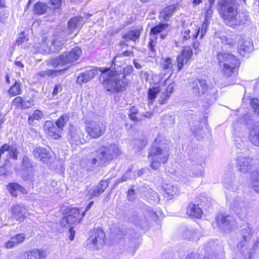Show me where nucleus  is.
<instances>
[{
    "instance_id": "f257e3e1",
    "label": "nucleus",
    "mask_w": 259,
    "mask_h": 259,
    "mask_svg": "<svg viewBox=\"0 0 259 259\" xmlns=\"http://www.w3.org/2000/svg\"><path fill=\"white\" fill-rule=\"evenodd\" d=\"M99 81L108 91L122 92L126 89L128 80L126 75L133 71L131 65L126 66L123 69L114 70L111 68H105L101 70Z\"/></svg>"
},
{
    "instance_id": "f03ea898",
    "label": "nucleus",
    "mask_w": 259,
    "mask_h": 259,
    "mask_svg": "<svg viewBox=\"0 0 259 259\" xmlns=\"http://www.w3.org/2000/svg\"><path fill=\"white\" fill-rule=\"evenodd\" d=\"M236 0H219L218 11L227 25L236 28L248 21V14L244 12H238Z\"/></svg>"
},
{
    "instance_id": "7ed1b4c3",
    "label": "nucleus",
    "mask_w": 259,
    "mask_h": 259,
    "mask_svg": "<svg viewBox=\"0 0 259 259\" xmlns=\"http://www.w3.org/2000/svg\"><path fill=\"white\" fill-rule=\"evenodd\" d=\"M121 151L115 144H109L102 146L96 157L90 156L82 161L88 171L95 170L97 167L106 165L113 159L117 158Z\"/></svg>"
},
{
    "instance_id": "20e7f679",
    "label": "nucleus",
    "mask_w": 259,
    "mask_h": 259,
    "mask_svg": "<svg viewBox=\"0 0 259 259\" xmlns=\"http://www.w3.org/2000/svg\"><path fill=\"white\" fill-rule=\"evenodd\" d=\"M169 145L163 141L156 139L148 150V158L151 167L156 170L161 164L167 162L169 156Z\"/></svg>"
},
{
    "instance_id": "39448f33",
    "label": "nucleus",
    "mask_w": 259,
    "mask_h": 259,
    "mask_svg": "<svg viewBox=\"0 0 259 259\" xmlns=\"http://www.w3.org/2000/svg\"><path fill=\"white\" fill-rule=\"evenodd\" d=\"M222 72L226 77H230L235 72L237 67L240 65L239 60L233 55L225 52H219L217 55Z\"/></svg>"
},
{
    "instance_id": "423d86ee",
    "label": "nucleus",
    "mask_w": 259,
    "mask_h": 259,
    "mask_svg": "<svg viewBox=\"0 0 259 259\" xmlns=\"http://www.w3.org/2000/svg\"><path fill=\"white\" fill-rule=\"evenodd\" d=\"M82 53L80 48L76 47L70 51L63 53L61 55L54 58L49 61V65L53 67H62L77 61Z\"/></svg>"
},
{
    "instance_id": "0eeeda50",
    "label": "nucleus",
    "mask_w": 259,
    "mask_h": 259,
    "mask_svg": "<svg viewBox=\"0 0 259 259\" xmlns=\"http://www.w3.org/2000/svg\"><path fill=\"white\" fill-rule=\"evenodd\" d=\"M105 242V234L103 230L98 228L93 231L87 240V245L90 249L97 250L101 248Z\"/></svg>"
},
{
    "instance_id": "6e6552de",
    "label": "nucleus",
    "mask_w": 259,
    "mask_h": 259,
    "mask_svg": "<svg viewBox=\"0 0 259 259\" xmlns=\"http://www.w3.org/2000/svg\"><path fill=\"white\" fill-rule=\"evenodd\" d=\"M200 32V29L194 28L192 23L186 24L183 23L180 35L181 41L184 44H188L191 40L196 39Z\"/></svg>"
},
{
    "instance_id": "1a4fd4ad",
    "label": "nucleus",
    "mask_w": 259,
    "mask_h": 259,
    "mask_svg": "<svg viewBox=\"0 0 259 259\" xmlns=\"http://www.w3.org/2000/svg\"><path fill=\"white\" fill-rule=\"evenodd\" d=\"M85 129L91 138L97 139L105 133L106 125L102 121L92 120L87 124Z\"/></svg>"
},
{
    "instance_id": "9d476101",
    "label": "nucleus",
    "mask_w": 259,
    "mask_h": 259,
    "mask_svg": "<svg viewBox=\"0 0 259 259\" xmlns=\"http://www.w3.org/2000/svg\"><path fill=\"white\" fill-rule=\"evenodd\" d=\"M231 208L242 220L246 218L247 215L246 208L245 202L240 197H235L231 203Z\"/></svg>"
},
{
    "instance_id": "9b49d317",
    "label": "nucleus",
    "mask_w": 259,
    "mask_h": 259,
    "mask_svg": "<svg viewBox=\"0 0 259 259\" xmlns=\"http://www.w3.org/2000/svg\"><path fill=\"white\" fill-rule=\"evenodd\" d=\"M193 51L190 46L185 47L177 58L178 71L181 70L183 66L187 64L191 59Z\"/></svg>"
},
{
    "instance_id": "f8f14e48",
    "label": "nucleus",
    "mask_w": 259,
    "mask_h": 259,
    "mask_svg": "<svg viewBox=\"0 0 259 259\" xmlns=\"http://www.w3.org/2000/svg\"><path fill=\"white\" fill-rule=\"evenodd\" d=\"M105 68L94 67L90 70L80 73L77 78L76 82L79 84L85 83L94 78L100 72L102 73L101 70ZM102 73H101V74Z\"/></svg>"
},
{
    "instance_id": "ddd939ff",
    "label": "nucleus",
    "mask_w": 259,
    "mask_h": 259,
    "mask_svg": "<svg viewBox=\"0 0 259 259\" xmlns=\"http://www.w3.org/2000/svg\"><path fill=\"white\" fill-rule=\"evenodd\" d=\"M216 221L219 228L224 231L232 229L234 224L233 219L231 216L225 215L222 213L217 216Z\"/></svg>"
},
{
    "instance_id": "4468645a",
    "label": "nucleus",
    "mask_w": 259,
    "mask_h": 259,
    "mask_svg": "<svg viewBox=\"0 0 259 259\" xmlns=\"http://www.w3.org/2000/svg\"><path fill=\"white\" fill-rule=\"evenodd\" d=\"M107 181H101L99 183L90 189L85 195L87 198L91 199L93 197L100 196L108 186Z\"/></svg>"
},
{
    "instance_id": "2eb2a0df",
    "label": "nucleus",
    "mask_w": 259,
    "mask_h": 259,
    "mask_svg": "<svg viewBox=\"0 0 259 259\" xmlns=\"http://www.w3.org/2000/svg\"><path fill=\"white\" fill-rule=\"evenodd\" d=\"M240 235L241 240L237 244L238 248H243L245 243L249 242L252 238L253 232L249 225L247 224L240 230Z\"/></svg>"
},
{
    "instance_id": "dca6fc26",
    "label": "nucleus",
    "mask_w": 259,
    "mask_h": 259,
    "mask_svg": "<svg viewBox=\"0 0 259 259\" xmlns=\"http://www.w3.org/2000/svg\"><path fill=\"white\" fill-rule=\"evenodd\" d=\"M208 90L206 81L204 79H196L193 82L192 92L195 96L205 94Z\"/></svg>"
},
{
    "instance_id": "f3484780",
    "label": "nucleus",
    "mask_w": 259,
    "mask_h": 259,
    "mask_svg": "<svg viewBox=\"0 0 259 259\" xmlns=\"http://www.w3.org/2000/svg\"><path fill=\"white\" fill-rule=\"evenodd\" d=\"M46 256L45 250L34 249L25 252L16 259H45Z\"/></svg>"
},
{
    "instance_id": "a211bd4d",
    "label": "nucleus",
    "mask_w": 259,
    "mask_h": 259,
    "mask_svg": "<svg viewBox=\"0 0 259 259\" xmlns=\"http://www.w3.org/2000/svg\"><path fill=\"white\" fill-rule=\"evenodd\" d=\"M237 160V166L240 172L246 173L251 169L252 159L250 157L240 156Z\"/></svg>"
},
{
    "instance_id": "6ab92c4d",
    "label": "nucleus",
    "mask_w": 259,
    "mask_h": 259,
    "mask_svg": "<svg viewBox=\"0 0 259 259\" xmlns=\"http://www.w3.org/2000/svg\"><path fill=\"white\" fill-rule=\"evenodd\" d=\"M252 44L249 40L243 38L239 39L237 50L240 55L245 56L247 53L252 50Z\"/></svg>"
},
{
    "instance_id": "aec40b11",
    "label": "nucleus",
    "mask_w": 259,
    "mask_h": 259,
    "mask_svg": "<svg viewBox=\"0 0 259 259\" xmlns=\"http://www.w3.org/2000/svg\"><path fill=\"white\" fill-rule=\"evenodd\" d=\"M248 138L253 145L259 147V121L250 127Z\"/></svg>"
},
{
    "instance_id": "412c9836",
    "label": "nucleus",
    "mask_w": 259,
    "mask_h": 259,
    "mask_svg": "<svg viewBox=\"0 0 259 259\" xmlns=\"http://www.w3.org/2000/svg\"><path fill=\"white\" fill-rule=\"evenodd\" d=\"M26 235L24 233L18 234L13 236L11 239L6 242V247L7 248H12L18 245L23 243L25 239Z\"/></svg>"
},
{
    "instance_id": "4be33fe9",
    "label": "nucleus",
    "mask_w": 259,
    "mask_h": 259,
    "mask_svg": "<svg viewBox=\"0 0 259 259\" xmlns=\"http://www.w3.org/2000/svg\"><path fill=\"white\" fill-rule=\"evenodd\" d=\"M45 128L48 131V134L54 139H58L61 137V130L55 126L51 121H46Z\"/></svg>"
},
{
    "instance_id": "5701e85b",
    "label": "nucleus",
    "mask_w": 259,
    "mask_h": 259,
    "mask_svg": "<svg viewBox=\"0 0 259 259\" xmlns=\"http://www.w3.org/2000/svg\"><path fill=\"white\" fill-rule=\"evenodd\" d=\"M13 103L19 108L26 109L34 105V101L31 98L28 100H23L21 97H17L14 99Z\"/></svg>"
},
{
    "instance_id": "b1692460",
    "label": "nucleus",
    "mask_w": 259,
    "mask_h": 259,
    "mask_svg": "<svg viewBox=\"0 0 259 259\" xmlns=\"http://www.w3.org/2000/svg\"><path fill=\"white\" fill-rule=\"evenodd\" d=\"M162 188L166 193V197L169 199H171L174 196H177L180 192L178 186L172 183H164Z\"/></svg>"
},
{
    "instance_id": "393cba45",
    "label": "nucleus",
    "mask_w": 259,
    "mask_h": 259,
    "mask_svg": "<svg viewBox=\"0 0 259 259\" xmlns=\"http://www.w3.org/2000/svg\"><path fill=\"white\" fill-rule=\"evenodd\" d=\"M26 212V209L25 206L17 205L12 209V217L16 220L23 219L24 218Z\"/></svg>"
},
{
    "instance_id": "a878e982",
    "label": "nucleus",
    "mask_w": 259,
    "mask_h": 259,
    "mask_svg": "<svg viewBox=\"0 0 259 259\" xmlns=\"http://www.w3.org/2000/svg\"><path fill=\"white\" fill-rule=\"evenodd\" d=\"M147 143L146 138L135 139L132 141L131 146L135 152L138 153L142 151Z\"/></svg>"
},
{
    "instance_id": "bb28decb",
    "label": "nucleus",
    "mask_w": 259,
    "mask_h": 259,
    "mask_svg": "<svg viewBox=\"0 0 259 259\" xmlns=\"http://www.w3.org/2000/svg\"><path fill=\"white\" fill-rule=\"evenodd\" d=\"M63 35L64 32L58 33L54 40L52 42H50V45L52 46L53 49L55 50V52L59 51L60 49V47L64 45V42L67 40L65 38L59 37Z\"/></svg>"
},
{
    "instance_id": "cd10ccee",
    "label": "nucleus",
    "mask_w": 259,
    "mask_h": 259,
    "mask_svg": "<svg viewBox=\"0 0 259 259\" xmlns=\"http://www.w3.org/2000/svg\"><path fill=\"white\" fill-rule=\"evenodd\" d=\"M176 9V6L175 5L167 6L160 12V17L164 21H168Z\"/></svg>"
},
{
    "instance_id": "c85d7f7f",
    "label": "nucleus",
    "mask_w": 259,
    "mask_h": 259,
    "mask_svg": "<svg viewBox=\"0 0 259 259\" xmlns=\"http://www.w3.org/2000/svg\"><path fill=\"white\" fill-rule=\"evenodd\" d=\"M187 213L189 215L197 218H200L202 214L201 209L198 205L192 203L189 204L187 208Z\"/></svg>"
},
{
    "instance_id": "c756f323",
    "label": "nucleus",
    "mask_w": 259,
    "mask_h": 259,
    "mask_svg": "<svg viewBox=\"0 0 259 259\" xmlns=\"http://www.w3.org/2000/svg\"><path fill=\"white\" fill-rule=\"evenodd\" d=\"M250 185L252 188L259 193V168L252 173L250 178Z\"/></svg>"
},
{
    "instance_id": "7c9ffc66",
    "label": "nucleus",
    "mask_w": 259,
    "mask_h": 259,
    "mask_svg": "<svg viewBox=\"0 0 259 259\" xmlns=\"http://www.w3.org/2000/svg\"><path fill=\"white\" fill-rule=\"evenodd\" d=\"M49 44L50 42L43 40L40 44L35 45V47L38 49V52L41 53L52 54L55 52V50L53 49L52 46H50Z\"/></svg>"
},
{
    "instance_id": "2f4dec72",
    "label": "nucleus",
    "mask_w": 259,
    "mask_h": 259,
    "mask_svg": "<svg viewBox=\"0 0 259 259\" xmlns=\"http://www.w3.org/2000/svg\"><path fill=\"white\" fill-rule=\"evenodd\" d=\"M141 34V30L138 29H135L129 31L122 36L123 39L126 40V41L132 40L136 41L137 39H138Z\"/></svg>"
},
{
    "instance_id": "473e14b6",
    "label": "nucleus",
    "mask_w": 259,
    "mask_h": 259,
    "mask_svg": "<svg viewBox=\"0 0 259 259\" xmlns=\"http://www.w3.org/2000/svg\"><path fill=\"white\" fill-rule=\"evenodd\" d=\"M81 135L80 131L72 126L69 130L68 138L71 142H76L80 140Z\"/></svg>"
},
{
    "instance_id": "72a5a7b5",
    "label": "nucleus",
    "mask_w": 259,
    "mask_h": 259,
    "mask_svg": "<svg viewBox=\"0 0 259 259\" xmlns=\"http://www.w3.org/2000/svg\"><path fill=\"white\" fill-rule=\"evenodd\" d=\"M47 5L43 3L38 2L34 6L35 14L42 15L47 12Z\"/></svg>"
},
{
    "instance_id": "f704fd0d",
    "label": "nucleus",
    "mask_w": 259,
    "mask_h": 259,
    "mask_svg": "<svg viewBox=\"0 0 259 259\" xmlns=\"http://www.w3.org/2000/svg\"><path fill=\"white\" fill-rule=\"evenodd\" d=\"M22 167L27 172H31L33 170V165L31 160L27 156H24L22 159Z\"/></svg>"
},
{
    "instance_id": "c9c22d12",
    "label": "nucleus",
    "mask_w": 259,
    "mask_h": 259,
    "mask_svg": "<svg viewBox=\"0 0 259 259\" xmlns=\"http://www.w3.org/2000/svg\"><path fill=\"white\" fill-rule=\"evenodd\" d=\"M59 72L57 70H46L45 71H40L37 73H36L35 75L37 76H39L41 78H46L47 77H54L57 75V73Z\"/></svg>"
},
{
    "instance_id": "e433bc0d",
    "label": "nucleus",
    "mask_w": 259,
    "mask_h": 259,
    "mask_svg": "<svg viewBox=\"0 0 259 259\" xmlns=\"http://www.w3.org/2000/svg\"><path fill=\"white\" fill-rule=\"evenodd\" d=\"M69 119V116L67 115H62L56 121V126L62 131L64 126L68 121Z\"/></svg>"
},
{
    "instance_id": "4c0bfd02",
    "label": "nucleus",
    "mask_w": 259,
    "mask_h": 259,
    "mask_svg": "<svg viewBox=\"0 0 259 259\" xmlns=\"http://www.w3.org/2000/svg\"><path fill=\"white\" fill-rule=\"evenodd\" d=\"M160 92L158 88H153L150 89L148 91V104H151L153 103L154 100L155 99L157 94Z\"/></svg>"
},
{
    "instance_id": "58836bf2",
    "label": "nucleus",
    "mask_w": 259,
    "mask_h": 259,
    "mask_svg": "<svg viewBox=\"0 0 259 259\" xmlns=\"http://www.w3.org/2000/svg\"><path fill=\"white\" fill-rule=\"evenodd\" d=\"M190 173L193 177H198L202 176L203 175V169L201 165H199L197 166H193L191 168Z\"/></svg>"
},
{
    "instance_id": "ea45409f",
    "label": "nucleus",
    "mask_w": 259,
    "mask_h": 259,
    "mask_svg": "<svg viewBox=\"0 0 259 259\" xmlns=\"http://www.w3.org/2000/svg\"><path fill=\"white\" fill-rule=\"evenodd\" d=\"M185 239L188 240H195L198 239V236H197L196 232L192 230H186L183 233Z\"/></svg>"
},
{
    "instance_id": "a19ab883",
    "label": "nucleus",
    "mask_w": 259,
    "mask_h": 259,
    "mask_svg": "<svg viewBox=\"0 0 259 259\" xmlns=\"http://www.w3.org/2000/svg\"><path fill=\"white\" fill-rule=\"evenodd\" d=\"M50 191L54 193H58L60 191L61 183L59 182L53 180L49 184Z\"/></svg>"
},
{
    "instance_id": "79ce46f5",
    "label": "nucleus",
    "mask_w": 259,
    "mask_h": 259,
    "mask_svg": "<svg viewBox=\"0 0 259 259\" xmlns=\"http://www.w3.org/2000/svg\"><path fill=\"white\" fill-rule=\"evenodd\" d=\"M168 26L167 24L160 23L153 27L150 30V33L153 34H157L165 29Z\"/></svg>"
},
{
    "instance_id": "37998d69",
    "label": "nucleus",
    "mask_w": 259,
    "mask_h": 259,
    "mask_svg": "<svg viewBox=\"0 0 259 259\" xmlns=\"http://www.w3.org/2000/svg\"><path fill=\"white\" fill-rule=\"evenodd\" d=\"M9 191L13 196L16 197L17 196V191H21L22 187L16 183H11L9 185Z\"/></svg>"
},
{
    "instance_id": "c03bdc74",
    "label": "nucleus",
    "mask_w": 259,
    "mask_h": 259,
    "mask_svg": "<svg viewBox=\"0 0 259 259\" xmlns=\"http://www.w3.org/2000/svg\"><path fill=\"white\" fill-rule=\"evenodd\" d=\"M81 19V17H74L72 18L68 23V27L69 29L72 30L79 26V20Z\"/></svg>"
},
{
    "instance_id": "a18cd8bd",
    "label": "nucleus",
    "mask_w": 259,
    "mask_h": 259,
    "mask_svg": "<svg viewBox=\"0 0 259 259\" xmlns=\"http://www.w3.org/2000/svg\"><path fill=\"white\" fill-rule=\"evenodd\" d=\"M42 113L39 110H36L34 113L30 116L28 118V123L29 124H31L33 122L34 120H39L42 117Z\"/></svg>"
},
{
    "instance_id": "49530a36",
    "label": "nucleus",
    "mask_w": 259,
    "mask_h": 259,
    "mask_svg": "<svg viewBox=\"0 0 259 259\" xmlns=\"http://www.w3.org/2000/svg\"><path fill=\"white\" fill-rule=\"evenodd\" d=\"M131 222L137 225H141L142 224V218L139 212L135 211L130 218Z\"/></svg>"
},
{
    "instance_id": "de8ad7c7",
    "label": "nucleus",
    "mask_w": 259,
    "mask_h": 259,
    "mask_svg": "<svg viewBox=\"0 0 259 259\" xmlns=\"http://www.w3.org/2000/svg\"><path fill=\"white\" fill-rule=\"evenodd\" d=\"M21 87L19 82H16L9 90V93L13 96L20 94Z\"/></svg>"
},
{
    "instance_id": "09e8293b",
    "label": "nucleus",
    "mask_w": 259,
    "mask_h": 259,
    "mask_svg": "<svg viewBox=\"0 0 259 259\" xmlns=\"http://www.w3.org/2000/svg\"><path fill=\"white\" fill-rule=\"evenodd\" d=\"M131 170L129 169L128 170L126 171L121 177V178L119 179H118L115 183V185H118L119 183H123L127 180L131 179L132 178V176L131 174Z\"/></svg>"
},
{
    "instance_id": "8fccbe9b",
    "label": "nucleus",
    "mask_w": 259,
    "mask_h": 259,
    "mask_svg": "<svg viewBox=\"0 0 259 259\" xmlns=\"http://www.w3.org/2000/svg\"><path fill=\"white\" fill-rule=\"evenodd\" d=\"M163 121L167 126H172L175 123V117L174 115H166L163 117Z\"/></svg>"
},
{
    "instance_id": "3c124183",
    "label": "nucleus",
    "mask_w": 259,
    "mask_h": 259,
    "mask_svg": "<svg viewBox=\"0 0 259 259\" xmlns=\"http://www.w3.org/2000/svg\"><path fill=\"white\" fill-rule=\"evenodd\" d=\"M224 186L228 189L234 190L235 189V186L234 182H233V179H231L230 178H225L224 181Z\"/></svg>"
},
{
    "instance_id": "603ef678",
    "label": "nucleus",
    "mask_w": 259,
    "mask_h": 259,
    "mask_svg": "<svg viewBox=\"0 0 259 259\" xmlns=\"http://www.w3.org/2000/svg\"><path fill=\"white\" fill-rule=\"evenodd\" d=\"M76 220L75 217H73L72 214H68L67 217L63 218L62 223H66L68 225H72L76 222Z\"/></svg>"
},
{
    "instance_id": "864d4df0",
    "label": "nucleus",
    "mask_w": 259,
    "mask_h": 259,
    "mask_svg": "<svg viewBox=\"0 0 259 259\" xmlns=\"http://www.w3.org/2000/svg\"><path fill=\"white\" fill-rule=\"evenodd\" d=\"M250 104L254 109V112L259 115V99L253 98L251 100Z\"/></svg>"
},
{
    "instance_id": "5fc2aeb1",
    "label": "nucleus",
    "mask_w": 259,
    "mask_h": 259,
    "mask_svg": "<svg viewBox=\"0 0 259 259\" xmlns=\"http://www.w3.org/2000/svg\"><path fill=\"white\" fill-rule=\"evenodd\" d=\"M172 67L171 60L169 58L165 59L162 64V67L164 70H170Z\"/></svg>"
},
{
    "instance_id": "6e6d98bb",
    "label": "nucleus",
    "mask_w": 259,
    "mask_h": 259,
    "mask_svg": "<svg viewBox=\"0 0 259 259\" xmlns=\"http://www.w3.org/2000/svg\"><path fill=\"white\" fill-rule=\"evenodd\" d=\"M28 40L27 37L25 35L23 32H21L17 39L16 40V43L17 45H21L25 41Z\"/></svg>"
},
{
    "instance_id": "4d7b16f0",
    "label": "nucleus",
    "mask_w": 259,
    "mask_h": 259,
    "mask_svg": "<svg viewBox=\"0 0 259 259\" xmlns=\"http://www.w3.org/2000/svg\"><path fill=\"white\" fill-rule=\"evenodd\" d=\"M45 148L43 147L36 148L33 151V155L35 158L38 159L43 154V152L45 151Z\"/></svg>"
},
{
    "instance_id": "13d9d810",
    "label": "nucleus",
    "mask_w": 259,
    "mask_h": 259,
    "mask_svg": "<svg viewBox=\"0 0 259 259\" xmlns=\"http://www.w3.org/2000/svg\"><path fill=\"white\" fill-rule=\"evenodd\" d=\"M39 158L44 163H47L49 162V156L46 149H45V151L43 152V154H41Z\"/></svg>"
},
{
    "instance_id": "bf43d9fd",
    "label": "nucleus",
    "mask_w": 259,
    "mask_h": 259,
    "mask_svg": "<svg viewBox=\"0 0 259 259\" xmlns=\"http://www.w3.org/2000/svg\"><path fill=\"white\" fill-rule=\"evenodd\" d=\"M191 42H192L193 48L195 51V54H197L200 51V42L198 41V40H196V39L193 40H191Z\"/></svg>"
},
{
    "instance_id": "052dcab7",
    "label": "nucleus",
    "mask_w": 259,
    "mask_h": 259,
    "mask_svg": "<svg viewBox=\"0 0 259 259\" xmlns=\"http://www.w3.org/2000/svg\"><path fill=\"white\" fill-rule=\"evenodd\" d=\"M136 198L135 191L133 189H130L127 192V199L129 201H133Z\"/></svg>"
},
{
    "instance_id": "680f3d73",
    "label": "nucleus",
    "mask_w": 259,
    "mask_h": 259,
    "mask_svg": "<svg viewBox=\"0 0 259 259\" xmlns=\"http://www.w3.org/2000/svg\"><path fill=\"white\" fill-rule=\"evenodd\" d=\"M169 96V94L168 93L167 94L165 93L163 94L161 96L160 99L159 100L160 104H164L166 103Z\"/></svg>"
},
{
    "instance_id": "e2e57ef3",
    "label": "nucleus",
    "mask_w": 259,
    "mask_h": 259,
    "mask_svg": "<svg viewBox=\"0 0 259 259\" xmlns=\"http://www.w3.org/2000/svg\"><path fill=\"white\" fill-rule=\"evenodd\" d=\"M62 90V87L61 84H58L56 85L55 86L53 91V96L57 95L59 93L61 92Z\"/></svg>"
},
{
    "instance_id": "0e129e2a",
    "label": "nucleus",
    "mask_w": 259,
    "mask_h": 259,
    "mask_svg": "<svg viewBox=\"0 0 259 259\" xmlns=\"http://www.w3.org/2000/svg\"><path fill=\"white\" fill-rule=\"evenodd\" d=\"M79 210L78 208H73L70 210L69 214H72L73 217H75V219H77L79 217Z\"/></svg>"
},
{
    "instance_id": "69168bd1",
    "label": "nucleus",
    "mask_w": 259,
    "mask_h": 259,
    "mask_svg": "<svg viewBox=\"0 0 259 259\" xmlns=\"http://www.w3.org/2000/svg\"><path fill=\"white\" fill-rule=\"evenodd\" d=\"M52 6H54V8H59L61 5L62 0H50Z\"/></svg>"
},
{
    "instance_id": "338daca9",
    "label": "nucleus",
    "mask_w": 259,
    "mask_h": 259,
    "mask_svg": "<svg viewBox=\"0 0 259 259\" xmlns=\"http://www.w3.org/2000/svg\"><path fill=\"white\" fill-rule=\"evenodd\" d=\"M212 7H209L207 9L205 15V19L206 20H209V19L211 18V15L213 13V11L212 9Z\"/></svg>"
},
{
    "instance_id": "774afa93",
    "label": "nucleus",
    "mask_w": 259,
    "mask_h": 259,
    "mask_svg": "<svg viewBox=\"0 0 259 259\" xmlns=\"http://www.w3.org/2000/svg\"><path fill=\"white\" fill-rule=\"evenodd\" d=\"M146 215L150 218H154L156 216V213L149 207H148L146 211Z\"/></svg>"
}]
</instances>
